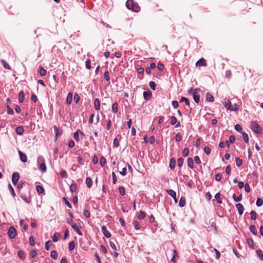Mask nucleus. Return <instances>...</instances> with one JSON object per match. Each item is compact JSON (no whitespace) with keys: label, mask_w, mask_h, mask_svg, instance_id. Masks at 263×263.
Wrapping results in <instances>:
<instances>
[{"label":"nucleus","mask_w":263,"mask_h":263,"mask_svg":"<svg viewBox=\"0 0 263 263\" xmlns=\"http://www.w3.org/2000/svg\"><path fill=\"white\" fill-rule=\"evenodd\" d=\"M143 97L145 101H149L152 97V92L150 90L144 91Z\"/></svg>","instance_id":"1a4fd4ad"},{"label":"nucleus","mask_w":263,"mask_h":263,"mask_svg":"<svg viewBox=\"0 0 263 263\" xmlns=\"http://www.w3.org/2000/svg\"><path fill=\"white\" fill-rule=\"evenodd\" d=\"M146 216V214L144 212L140 211L139 212V215H138V218L139 220H142L144 219Z\"/></svg>","instance_id":"393cba45"},{"label":"nucleus","mask_w":263,"mask_h":263,"mask_svg":"<svg viewBox=\"0 0 263 263\" xmlns=\"http://www.w3.org/2000/svg\"><path fill=\"white\" fill-rule=\"evenodd\" d=\"M16 134L18 135H22L24 133V128L22 126H17L15 129Z\"/></svg>","instance_id":"dca6fc26"},{"label":"nucleus","mask_w":263,"mask_h":263,"mask_svg":"<svg viewBox=\"0 0 263 263\" xmlns=\"http://www.w3.org/2000/svg\"><path fill=\"white\" fill-rule=\"evenodd\" d=\"M201 92L200 89L198 88H195L193 92V98L195 102L197 103L199 102L200 101V95L199 93Z\"/></svg>","instance_id":"20e7f679"},{"label":"nucleus","mask_w":263,"mask_h":263,"mask_svg":"<svg viewBox=\"0 0 263 263\" xmlns=\"http://www.w3.org/2000/svg\"><path fill=\"white\" fill-rule=\"evenodd\" d=\"M184 160L182 158H179L177 160V164L178 166L180 167H181L182 166V164L183 163Z\"/></svg>","instance_id":"c03bdc74"},{"label":"nucleus","mask_w":263,"mask_h":263,"mask_svg":"<svg viewBox=\"0 0 263 263\" xmlns=\"http://www.w3.org/2000/svg\"><path fill=\"white\" fill-rule=\"evenodd\" d=\"M180 103H182V102H185V104L187 106H190V101L189 100L185 98V97H181L180 100Z\"/></svg>","instance_id":"412c9836"},{"label":"nucleus","mask_w":263,"mask_h":263,"mask_svg":"<svg viewBox=\"0 0 263 263\" xmlns=\"http://www.w3.org/2000/svg\"><path fill=\"white\" fill-rule=\"evenodd\" d=\"M126 6L127 9L132 10L135 12H138L140 10L138 4L134 2L133 0H127L126 3Z\"/></svg>","instance_id":"f257e3e1"},{"label":"nucleus","mask_w":263,"mask_h":263,"mask_svg":"<svg viewBox=\"0 0 263 263\" xmlns=\"http://www.w3.org/2000/svg\"><path fill=\"white\" fill-rule=\"evenodd\" d=\"M70 218H67V222L71 226L72 225V224H74L75 223L73 222L72 220V215L71 213H69Z\"/></svg>","instance_id":"49530a36"},{"label":"nucleus","mask_w":263,"mask_h":263,"mask_svg":"<svg viewBox=\"0 0 263 263\" xmlns=\"http://www.w3.org/2000/svg\"><path fill=\"white\" fill-rule=\"evenodd\" d=\"M37 166L39 167V169L43 173H44L47 170L46 165L45 164V160L44 158V157L42 156H40L37 158Z\"/></svg>","instance_id":"f03ea898"},{"label":"nucleus","mask_w":263,"mask_h":263,"mask_svg":"<svg viewBox=\"0 0 263 263\" xmlns=\"http://www.w3.org/2000/svg\"><path fill=\"white\" fill-rule=\"evenodd\" d=\"M18 154L21 160L23 162H26L27 161V157L24 153H22L21 151H18Z\"/></svg>","instance_id":"ddd939ff"},{"label":"nucleus","mask_w":263,"mask_h":263,"mask_svg":"<svg viewBox=\"0 0 263 263\" xmlns=\"http://www.w3.org/2000/svg\"><path fill=\"white\" fill-rule=\"evenodd\" d=\"M21 197L26 202L30 203L31 202L30 198H28L26 195H22Z\"/></svg>","instance_id":"3c124183"},{"label":"nucleus","mask_w":263,"mask_h":263,"mask_svg":"<svg viewBox=\"0 0 263 263\" xmlns=\"http://www.w3.org/2000/svg\"><path fill=\"white\" fill-rule=\"evenodd\" d=\"M247 243L248 246L251 248H253L254 246V242L252 239L249 238L247 239Z\"/></svg>","instance_id":"603ef678"},{"label":"nucleus","mask_w":263,"mask_h":263,"mask_svg":"<svg viewBox=\"0 0 263 263\" xmlns=\"http://www.w3.org/2000/svg\"><path fill=\"white\" fill-rule=\"evenodd\" d=\"M197 66H206V63L205 60L203 58L200 59L199 60H198L196 63Z\"/></svg>","instance_id":"2eb2a0df"},{"label":"nucleus","mask_w":263,"mask_h":263,"mask_svg":"<svg viewBox=\"0 0 263 263\" xmlns=\"http://www.w3.org/2000/svg\"><path fill=\"white\" fill-rule=\"evenodd\" d=\"M235 129L240 133H242V126L239 124H236L235 125Z\"/></svg>","instance_id":"cd10ccee"},{"label":"nucleus","mask_w":263,"mask_h":263,"mask_svg":"<svg viewBox=\"0 0 263 263\" xmlns=\"http://www.w3.org/2000/svg\"><path fill=\"white\" fill-rule=\"evenodd\" d=\"M85 66L87 69H90L91 68V62L89 60H88L85 62Z\"/></svg>","instance_id":"0e129e2a"},{"label":"nucleus","mask_w":263,"mask_h":263,"mask_svg":"<svg viewBox=\"0 0 263 263\" xmlns=\"http://www.w3.org/2000/svg\"><path fill=\"white\" fill-rule=\"evenodd\" d=\"M24 93L23 91H21L18 94V100L20 103H22L24 101Z\"/></svg>","instance_id":"c756f323"},{"label":"nucleus","mask_w":263,"mask_h":263,"mask_svg":"<svg viewBox=\"0 0 263 263\" xmlns=\"http://www.w3.org/2000/svg\"><path fill=\"white\" fill-rule=\"evenodd\" d=\"M215 198L216 199L217 202L219 204L222 203V201L220 199V194L219 193H217L215 196Z\"/></svg>","instance_id":"a19ab883"},{"label":"nucleus","mask_w":263,"mask_h":263,"mask_svg":"<svg viewBox=\"0 0 263 263\" xmlns=\"http://www.w3.org/2000/svg\"><path fill=\"white\" fill-rule=\"evenodd\" d=\"M71 227L80 236L83 235V233L80 230V229L76 223H75L74 224H72V225L71 226Z\"/></svg>","instance_id":"4468645a"},{"label":"nucleus","mask_w":263,"mask_h":263,"mask_svg":"<svg viewBox=\"0 0 263 263\" xmlns=\"http://www.w3.org/2000/svg\"><path fill=\"white\" fill-rule=\"evenodd\" d=\"M8 235L10 239H13L16 235V231L13 227H10L8 229Z\"/></svg>","instance_id":"39448f33"},{"label":"nucleus","mask_w":263,"mask_h":263,"mask_svg":"<svg viewBox=\"0 0 263 263\" xmlns=\"http://www.w3.org/2000/svg\"><path fill=\"white\" fill-rule=\"evenodd\" d=\"M250 128L253 132L257 134H261L262 133L260 126L255 121L251 122Z\"/></svg>","instance_id":"7ed1b4c3"},{"label":"nucleus","mask_w":263,"mask_h":263,"mask_svg":"<svg viewBox=\"0 0 263 263\" xmlns=\"http://www.w3.org/2000/svg\"><path fill=\"white\" fill-rule=\"evenodd\" d=\"M186 199L185 197H181L179 202V205L180 207L182 208L185 205Z\"/></svg>","instance_id":"aec40b11"},{"label":"nucleus","mask_w":263,"mask_h":263,"mask_svg":"<svg viewBox=\"0 0 263 263\" xmlns=\"http://www.w3.org/2000/svg\"><path fill=\"white\" fill-rule=\"evenodd\" d=\"M235 162L236 165L238 167L240 166L242 164V160L238 157L235 159Z\"/></svg>","instance_id":"ea45409f"},{"label":"nucleus","mask_w":263,"mask_h":263,"mask_svg":"<svg viewBox=\"0 0 263 263\" xmlns=\"http://www.w3.org/2000/svg\"><path fill=\"white\" fill-rule=\"evenodd\" d=\"M204 152L206 155H209L210 154L211 152V148L208 146H205L204 147Z\"/></svg>","instance_id":"4d7b16f0"},{"label":"nucleus","mask_w":263,"mask_h":263,"mask_svg":"<svg viewBox=\"0 0 263 263\" xmlns=\"http://www.w3.org/2000/svg\"><path fill=\"white\" fill-rule=\"evenodd\" d=\"M112 182L114 184H116L117 179L116 177V174L114 172H112Z\"/></svg>","instance_id":"69168bd1"},{"label":"nucleus","mask_w":263,"mask_h":263,"mask_svg":"<svg viewBox=\"0 0 263 263\" xmlns=\"http://www.w3.org/2000/svg\"><path fill=\"white\" fill-rule=\"evenodd\" d=\"M75 247V244L74 241H71L69 243V250L72 251Z\"/></svg>","instance_id":"13d9d810"},{"label":"nucleus","mask_w":263,"mask_h":263,"mask_svg":"<svg viewBox=\"0 0 263 263\" xmlns=\"http://www.w3.org/2000/svg\"><path fill=\"white\" fill-rule=\"evenodd\" d=\"M86 183L87 187L90 188L92 185V179L89 177H87L86 179Z\"/></svg>","instance_id":"b1692460"},{"label":"nucleus","mask_w":263,"mask_h":263,"mask_svg":"<svg viewBox=\"0 0 263 263\" xmlns=\"http://www.w3.org/2000/svg\"><path fill=\"white\" fill-rule=\"evenodd\" d=\"M104 79L107 81H109L110 80L109 74L108 71H106L104 72Z\"/></svg>","instance_id":"bf43d9fd"},{"label":"nucleus","mask_w":263,"mask_h":263,"mask_svg":"<svg viewBox=\"0 0 263 263\" xmlns=\"http://www.w3.org/2000/svg\"><path fill=\"white\" fill-rule=\"evenodd\" d=\"M251 218L253 220H255L257 218V214L255 211H252L250 213Z\"/></svg>","instance_id":"79ce46f5"},{"label":"nucleus","mask_w":263,"mask_h":263,"mask_svg":"<svg viewBox=\"0 0 263 263\" xmlns=\"http://www.w3.org/2000/svg\"><path fill=\"white\" fill-rule=\"evenodd\" d=\"M1 62L3 64L4 67L6 69H10L11 67L9 64L4 60H1Z\"/></svg>","instance_id":"72a5a7b5"},{"label":"nucleus","mask_w":263,"mask_h":263,"mask_svg":"<svg viewBox=\"0 0 263 263\" xmlns=\"http://www.w3.org/2000/svg\"><path fill=\"white\" fill-rule=\"evenodd\" d=\"M263 204V201L260 198H258L257 201H256V205L257 206H260L262 205Z\"/></svg>","instance_id":"e2e57ef3"},{"label":"nucleus","mask_w":263,"mask_h":263,"mask_svg":"<svg viewBox=\"0 0 263 263\" xmlns=\"http://www.w3.org/2000/svg\"><path fill=\"white\" fill-rule=\"evenodd\" d=\"M134 227H135V229H136V230L140 229V224H139V222H138L137 221H135L134 222Z\"/></svg>","instance_id":"774afa93"},{"label":"nucleus","mask_w":263,"mask_h":263,"mask_svg":"<svg viewBox=\"0 0 263 263\" xmlns=\"http://www.w3.org/2000/svg\"><path fill=\"white\" fill-rule=\"evenodd\" d=\"M171 123L172 125L176 124V125H175V127L176 128L179 127L180 126V122H177V119H176V118L175 116L171 117Z\"/></svg>","instance_id":"9d476101"},{"label":"nucleus","mask_w":263,"mask_h":263,"mask_svg":"<svg viewBox=\"0 0 263 263\" xmlns=\"http://www.w3.org/2000/svg\"><path fill=\"white\" fill-rule=\"evenodd\" d=\"M224 107L230 110L231 106L232 105L231 101L227 99H224L223 102Z\"/></svg>","instance_id":"9b49d317"},{"label":"nucleus","mask_w":263,"mask_h":263,"mask_svg":"<svg viewBox=\"0 0 263 263\" xmlns=\"http://www.w3.org/2000/svg\"><path fill=\"white\" fill-rule=\"evenodd\" d=\"M176 164V162L175 159L174 158H171L170 160V165H169L171 169H173L175 167Z\"/></svg>","instance_id":"f3484780"},{"label":"nucleus","mask_w":263,"mask_h":263,"mask_svg":"<svg viewBox=\"0 0 263 263\" xmlns=\"http://www.w3.org/2000/svg\"><path fill=\"white\" fill-rule=\"evenodd\" d=\"M236 207L238 211L239 214L241 215L244 211V208L243 205L241 203H237L236 204Z\"/></svg>","instance_id":"f8f14e48"},{"label":"nucleus","mask_w":263,"mask_h":263,"mask_svg":"<svg viewBox=\"0 0 263 263\" xmlns=\"http://www.w3.org/2000/svg\"><path fill=\"white\" fill-rule=\"evenodd\" d=\"M94 106L96 110H99L100 108V103L98 99H96L94 101Z\"/></svg>","instance_id":"4be33fe9"},{"label":"nucleus","mask_w":263,"mask_h":263,"mask_svg":"<svg viewBox=\"0 0 263 263\" xmlns=\"http://www.w3.org/2000/svg\"><path fill=\"white\" fill-rule=\"evenodd\" d=\"M239 109V106L236 104L235 103L233 105H232L231 106V111H237Z\"/></svg>","instance_id":"7c9ffc66"},{"label":"nucleus","mask_w":263,"mask_h":263,"mask_svg":"<svg viewBox=\"0 0 263 263\" xmlns=\"http://www.w3.org/2000/svg\"><path fill=\"white\" fill-rule=\"evenodd\" d=\"M106 159L103 157H102L100 158V165L102 166H103L106 164Z\"/></svg>","instance_id":"680f3d73"},{"label":"nucleus","mask_w":263,"mask_h":263,"mask_svg":"<svg viewBox=\"0 0 263 263\" xmlns=\"http://www.w3.org/2000/svg\"><path fill=\"white\" fill-rule=\"evenodd\" d=\"M118 104L117 103H115L112 105V110L114 113H116L118 112Z\"/></svg>","instance_id":"4c0bfd02"},{"label":"nucleus","mask_w":263,"mask_h":263,"mask_svg":"<svg viewBox=\"0 0 263 263\" xmlns=\"http://www.w3.org/2000/svg\"><path fill=\"white\" fill-rule=\"evenodd\" d=\"M189 154V150L187 148H185L182 152L183 157H187Z\"/></svg>","instance_id":"864d4df0"},{"label":"nucleus","mask_w":263,"mask_h":263,"mask_svg":"<svg viewBox=\"0 0 263 263\" xmlns=\"http://www.w3.org/2000/svg\"><path fill=\"white\" fill-rule=\"evenodd\" d=\"M17 255L21 259H24L25 257V254L22 250H19L17 252Z\"/></svg>","instance_id":"58836bf2"},{"label":"nucleus","mask_w":263,"mask_h":263,"mask_svg":"<svg viewBox=\"0 0 263 263\" xmlns=\"http://www.w3.org/2000/svg\"><path fill=\"white\" fill-rule=\"evenodd\" d=\"M72 100V93L71 92H69L67 96L66 102L68 104H70L71 103Z\"/></svg>","instance_id":"6ab92c4d"},{"label":"nucleus","mask_w":263,"mask_h":263,"mask_svg":"<svg viewBox=\"0 0 263 263\" xmlns=\"http://www.w3.org/2000/svg\"><path fill=\"white\" fill-rule=\"evenodd\" d=\"M54 132H55V136L59 137L61 135L62 132L56 126H54Z\"/></svg>","instance_id":"2f4dec72"},{"label":"nucleus","mask_w":263,"mask_h":263,"mask_svg":"<svg viewBox=\"0 0 263 263\" xmlns=\"http://www.w3.org/2000/svg\"><path fill=\"white\" fill-rule=\"evenodd\" d=\"M167 194L171 196L174 200V201L175 203H177L178 202V200L176 198V192L173 191V190H167Z\"/></svg>","instance_id":"6e6552de"},{"label":"nucleus","mask_w":263,"mask_h":263,"mask_svg":"<svg viewBox=\"0 0 263 263\" xmlns=\"http://www.w3.org/2000/svg\"><path fill=\"white\" fill-rule=\"evenodd\" d=\"M205 98H206V100L210 102H212L214 100V97L213 96V95H212L211 93H210L209 92H208L206 94Z\"/></svg>","instance_id":"a211bd4d"},{"label":"nucleus","mask_w":263,"mask_h":263,"mask_svg":"<svg viewBox=\"0 0 263 263\" xmlns=\"http://www.w3.org/2000/svg\"><path fill=\"white\" fill-rule=\"evenodd\" d=\"M257 256L261 260H263V253L261 250H257L256 251Z\"/></svg>","instance_id":"e433bc0d"},{"label":"nucleus","mask_w":263,"mask_h":263,"mask_svg":"<svg viewBox=\"0 0 263 263\" xmlns=\"http://www.w3.org/2000/svg\"><path fill=\"white\" fill-rule=\"evenodd\" d=\"M60 175L62 178H66L68 177L67 173L65 170H62L61 171Z\"/></svg>","instance_id":"09e8293b"},{"label":"nucleus","mask_w":263,"mask_h":263,"mask_svg":"<svg viewBox=\"0 0 263 263\" xmlns=\"http://www.w3.org/2000/svg\"><path fill=\"white\" fill-rule=\"evenodd\" d=\"M36 191L39 193H43L44 192V188L41 185H37L36 187Z\"/></svg>","instance_id":"37998d69"},{"label":"nucleus","mask_w":263,"mask_h":263,"mask_svg":"<svg viewBox=\"0 0 263 263\" xmlns=\"http://www.w3.org/2000/svg\"><path fill=\"white\" fill-rule=\"evenodd\" d=\"M51 257L53 259H57L58 258V253L56 251L53 250L51 252Z\"/></svg>","instance_id":"473e14b6"},{"label":"nucleus","mask_w":263,"mask_h":263,"mask_svg":"<svg viewBox=\"0 0 263 263\" xmlns=\"http://www.w3.org/2000/svg\"><path fill=\"white\" fill-rule=\"evenodd\" d=\"M250 231L251 233H252L254 235H257V231L256 229V227L254 225H251L250 227Z\"/></svg>","instance_id":"5701e85b"},{"label":"nucleus","mask_w":263,"mask_h":263,"mask_svg":"<svg viewBox=\"0 0 263 263\" xmlns=\"http://www.w3.org/2000/svg\"><path fill=\"white\" fill-rule=\"evenodd\" d=\"M77 186L76 184H75V183L71 184L70 186V191L72 192H76V190H77Z\"/></svg>","instance_id":"8fccbe9b"},{"label":"nucleus","mask_w":263,"mask_h":263,"mask_svg":"<svg viewBox=\"0 0 263 263\" xmlns=\"http://www.w3.org/2000/svg\"><path fill=\"white\" fill-rule=\"evenodd\" d=\"M149 85L153 90H155L156 89V84L155 82L151 81L149 83Z\"/></svg>","instance_id":"a18cd8bd"},{"label":"nucleus","mask_w":263,"mask_h":263,"mask_svg":"<svg viewBox=\"0 0 263 263\" xmlns=\"http://www.w3.org/2000/svg\"><path fill=\"white\" fill-rule=\"evenodd\" d=\"M61 236V235L59 233H55L52 237V240L53 242H57L59 239V237Z\"/></svg>","instance_id":"a878e982"},{"label":"nucleus","mask_w":263,"mask_h":263,"mask_svg":"<svg viewBox=\"0 0 263 263\" xmlns=\"http://www.w3.org/2000/svg\"><path fill=\"white\" fill-rule=\"evenodd\" d=\"M8 189L9 190V191H10L11 195L13 197H15V193L13 187L12 186V185L10 184H8Z\"/></svg>","instance_id":"f704fd0d"},{"label":"nucleus","mask_w":263,"mask_h":263,"mask_svg":"<svg viewBox=\"0 0 263 263\" xmlns=\"http://www.w3.org/2000/svg\"><path fill=\"white\" fill-rule=\"evenodd\" d=\"M119 191L121 195L123 196L125 195V189L123 186H120L119 188Z\"/></svg>","instance_id":"5fc2aeb1"},{"label":"nucleus","mask_w":263,"mask_h":263,"mask_svg":"<svg viewBox=\"0 0 263 263\" xmlns=\"http://www.w3.org/2000/svg\"><path fill=\"white\" fill-rule=\"evenodd\" d=\"M20 179V174L17 172H15L12 176V182L14 185H16Z\"/></svg>","instance_id":"423d86ee"},{"label":"nucleus","mask_w":263,"mask_h":263,"mask_svg":"<svg viewBox=\"0 0 263 263\" xmlns=\"http://www.w3.org/2000/svg\"><path fill=\"white\" fill-rule=\"evenodd\" d=\"M102 232L103 235L107 237V238H110L111 237L110 233L107 230L106 227L105 226H103L101 227Z\"/></svg>","instance_id":"0eeeda50"},{"label":"nucleus","mask_w":263,"mask_h":263,"mask_svg":"<svg viewBox=\"0 0 263 263\" xmlns=\"http://www.w3.org/2000/svg\"><path fill=\"white\" fill-rule=\"evenodd\" d=\"M187 165L191 168L194 167L193 160L191 158H189L187 159Z\"/></svg>","instance_id":"c85d7f7f"},{"label":"nucleus","mask_w":263,"mask_h":263,"mask_svg":"<svg viewBox=\"0 0 263 263\" xmlns=\"http://www.w3.org/2000/svg\"><path fill=\"white\" fill-rule=\"evenodd\" d=\"M233 198L236 202L240 201L242 200V195L240 194L239 196L237 197L235 194H233Z\"/></svg>","instance_id":"bb28decb"},{"label":"nucleus","mask_w":263,"mask_h":263,"mask_svg":"<svg viewBox=\"0 0 263 263\" xmlns=\"http://www.w3.org/2000/svg\"><path fill=\"white\" fill-rule=\"evenodd\" d=\"M31 100L33 102L35 103L37 100V96L35 94H32L31 97Z\"/></svg>","instance_id":"338daca9"},{"label":"nucleus","mask_w":263,"mask_h":263,"mask_svg":"<svg viewBox=\"0 0 263 263\" xmlns=\"http://www.w3.org/2000/svg\"><path fill=\"white\" fill-rule=\"evenodd\" d=\"M79 132H80V129H78L77 130L76 132H75L74 134H73V138L74 139V140L77 141V142H79Z\"/></svg>","instance_id":"c9c22d12"},{"label":"nucleus","mask_w":263,"mask_h":263,"mask_svg":"<svg viewBox=\"0 0 263 263\" xmlns=\"http://www.w3.org/2000/svg\"><path fill=\"white\" fill-rule=\"evenodd\" d=\"M40 74L41 76H45L46 74V70L43 67H41L40 69Z\"/></svg>","instance_id":"6e6d98bb"},{"label":"nucleus","mask_w":263,"mask_h":263,"mask_svg":"<svg viewBox=\"0 0 263 263\" xmlns=\"http://www.w3.org/2000/svg\"><path fill=\"white\" fill-rule=\"evenodd\" d=\"M7 113L9 115H13L14 114V111H13V109L10 108L9 105H7Z\"/></svg>","instance_id":"052dcab7"},{"label":"nucleus","mask_w":263,"mask_h":263,"mask_svg":"<svg viewBox=\"0 0 263 263\" xmlns=\"http://www.w3.org/2000/svg\"><path fill=\"white\" fill-rule=\"evenodd\" d=\"M242 135L243 138V140L245 141V142L246 143H248V142H249V136H248V134L247 133H242Z\"/></svg>","instance_id":"de8ad7c7"}]
</instances>
